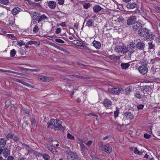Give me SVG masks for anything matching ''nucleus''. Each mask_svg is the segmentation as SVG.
Wrapping results in <instances>:
<instances>
[{
	"mask_svg": "<svg viewBox=\"0 0 160 160\" xmlns=\"http://www.w3.org/2000/svg\"><path fill=\"white\" fill-rule=\"evenodd\" d=\"M21 9L18 7L14 8L12 11V12L13 15H16L20 11Z\"/></svg>",
	"mask_w": 160,
	"mask_h": 160,
	"instance_id": "obj_22",
	"label": "nucleus"
},
{
	"mask_svg": "<svg viewBox=\"0 0 160 160\" xmlns=\"http://www.w3.org/2000/svg\"><path fill=\"white\" fill-rule=\"evenodd\" d=\"M17 45L21 47L22 46L25 45V43L22 41L20 40V41H18L17 42Z\"/></svg>",
	"mask_w": 160,
	"mask_h": 160,
	"instance_id": "obj_42",
	"label": "nucleus"
},
{
	"mask_svg": "<svg viewBox=\"0 0 160 160\" xmlns=\"http://www.w3.org/2000/svg\"><path fill=\"white\" fill-rule=\"evenodd\" d=\"M138 70L139 72L143 75L147 73L148 71L147 67L144 65L140 66L138 68Z\"/></svg>",
	"mask_w": 160,
	"mask_h": 160,
	"instance_id": "obj_8",
	"label": "nucleus"
},
{
	"mask_svg": "<svg viewBox=\"0 0 160 160\" xmlns=\"http://www.w3.org/2000/svg\"><path fill=\"white\" fill-rule=\"evenodd\" d=\"M10 56L11 57H13L15 56L16 54V51L15 50L13 49L10 51Z\"/></svg>",
	"mask_w": 160,
	"mask_h": 160,
	"instance_id": "obj_39",
	"label": "nucleus"
},
{
	"mask_svg": "<svg viewBox=\"0 0 160 160\" xmlns=\"http://www.w3.org/2000/svg\"><path fill=\"white\" fill-rule=\"evenodd\" d=\"M62 123V122L60 120H56L55 125L54 126V130L56 131L58 130L57 128H58L61 126Z\"/></svg>",
	"mask_w": 160,
	"mask_h": 160,
	"instance_id": "obj_20",
	"label": "nucleus"
},
{
	"mask_svg": "<svg viewBox=\"0 0 160 160\" xmlns=\"http://www.w3.org/2000/svg\"><path fill=\"white\" fill-rule=\"evenodd\" d=\"M151 135L148 134L147 133H145L144 135V138L147 139L151 137Z\"/></svg>",
	"mask_w": 160,
	"mask_h": 160,
	"instance_id": "obj_50",
	"label": "nucleus"
},
{
	"mask_svg": "<svg viewBox=\"0 0 160 160\" xmlns=\"http://www.w3.org/2000/svg\"><path fill=\"white\" fill-rule=\"evenodd\" d=\"M114 50L118 52H121L126 53L128 50L127 48L124 46L116 45Z\"/></svg>",
	"mask_w": 160,
	"mask_h": 160,
	"instance_id": "obj_3",
	"label": "nucleus"
},
{
	"mask_svg": "<svg viewBox=\"0 0 160 160\" xmlns=\"http://www.w3.org/2000/svg\"><path fill=\"white\" fill-rule=\"evenodd\" d=\"M135 43L133 44V43H131L130 45V46L129 47L130 48H132V49H135V46H134Z\"/></svg>",
	"mask_w": 160,
	"mask_h": 160,
	"instance_id": "obj_63",
	"label": "nucleus"
},
{
	"mask_svg": "<svg viewBox=\"0 0 160 160\" xmlns=\"http://www.w3.org/2000/svg\"><path fill=\"white\" fill-rule=\"evenodd\" d=\"M83 6L84 8L87 9L91 6V4L89 3H84L83 4Z\"/></svg>",
	"mask_w": 160,
	"mask_h": 160,
	"instance_id": "obj_32",
	"label": "nucleus"
},
{
	"mask_svg": "<svg viewBox=\"0 0 160 160\" xmlns=\"http://www.w3.org/2000/svg\"><path fill=\"white\" fill-rule=\"evenodd\" d=\"M148 49H149L154 50L155 49V47L154 44H152V42H149L148 43Z\"/></svg>",
	"mask_w": 160,
	"mask_h": 160,
	"instance_id": "obj_27",
	"label": "nucleus"
},
{
	"mask_svg": "<svg viewBox=\"0 0 160 160\" xmlns=\"http://www.w3.org/2000/svg\"><path fill=\"white\" fill-rule=\"evenodd\" d=\"M93 46L97 49H99L101 47V44L100 42L94 40L92 42Z\"/></svg>",
	"mask_w": 160,
	"mask_h": 160,
	"instance_id": "obj_17",
	"label": "nucleus"
},
{
	"mask_svg": "<svg viewBox=\"0 0 160 160\" xmlns=\"http://www.w3.org/2000/svg\"><path fill=\"white\" fill-rule=\"evenodd\" d=\"M38 78L41 81L45 82H49L52 80V77H46L43 75L39 76Z\"/></svg>",
	"mask_w": 160,
	"mask_h": 160,
	"instance_id": "obj_7",
	"label": "nucleus"
},
{
	"mask_svg": "<svg viewBox=\"0 0 160 160\" xmlns=\"http://www.w3.org/2000/svg\"><path fill=\"white\" fill-rule=\"evenodd\" d=\"M155 37V35L152 33L150 34H149L148 36V37L147 38H146V40L148 41V40H152Z\"/></svg>",
	"mask_w": 160,
	"mask_h": 160,
	"instance_id": "obj_26",
	"label": "nucleus"
},
{
	"mask_svg": "<svg viewBox=\"0 0 160 160\" xmlns=\"http://www.w3.org/2000/svg\"><path fill=\"white\" fill-rule=\"evenodd\" d=\"M42 157L45 160H50V157L47 153H44L42 155Z\"/></svg>",
	"mask_w": 160,
	"mask_h": 160,
	"instance_id": "obj_35",
	"label": "nucleus"
},
{
	"mask_svg": "<svg viewBox=\"0 0 160 160\" xmlns=\"http://www.w3.org/2000/svg\"><path fill=\"white\" fill-rule=\"evenodd\" d=\"M150 88V87L148 86H145L144 87V89L143 90V92H147V91L149 89V88Z\"/></svg>",
	"mask_w": 160,
	"mask_h": 160,
	"instance_id": "obj_53",
	"label": "nucleus"
},
{
	"mask_svg": "<svg viewBox=\"0 0 160 160\" xmlns=\"http://www.w3.org/2000/svg\"><path fill=\"white\" fill-rule=\"evenodd\" d=\"M53 140V138L52 137H49L46 139V141L48 142H52Z\"/></svg>",
	"mask_w": 160,
	"mask_h": 160,
	"instance_id": "obj_52",
	"label": "nucleus"
},
{
	"mask_svg": "<svg viewBox=\"0 0 160 160\" xmlns=\"http://www.w3.org/2000/svg\"><path fill=\"white\" fill-rule=\"evenodd\" d=\"M109 58L112 60H119L120 59V56H116L114 55H112L108 56Z\"/></svg>",
	"mask_w": 160,
	"mask_h": 160,
	"instance_id": "obj_23",
	"label": "nucleus"
},
{
	"mask_svg": "<svg viewBox=\"0 0 160 160\" xmlns=\"http://www.w3.org/2000/svg\"><path fill=\"white\" fill-rule=\"evenodd\" d=\"M23 85H25L28 87H32L31 85L27 82H26L24 81H23Z\"/></svg>",
	"mask_w": 160,
	"mask_h": 160,
	"instance_id": "obj_51",
	"label": "nucleus"
},
{
	"mask_svg": "<svg viewBox=\"0 0 160 160\" xmlns=\"http://www.w3.org/2000/svg\"><path fill=\"white\" fill-rule=\"evenodd\" d=\"M6 142L4 138H0V147H4L6 145Z\"/></svg>",
	"mask_w": 160,
	"mask_h": 160,
	"instance_id": "obj_25",
	"label": "nucleus"
},
{
	"mask_svg": "<svg viewBox=\"0 0 160 160\" xmlns=\"http://www.w3.org/2000/svg\"><path fill=\"white\" fill-rule=\"evenodd\" d=\"M56 3L54 1H50L49 2L48 6L51 9H54L56 6Z\"/></svg>",
	"mask_w": 160,
	"mask_h": 160,
	"instance_id": "obj_21",
	"label": "nucleus"
},
{
	"mask_svg": "<svg viewBox=\"0 0 160 160\" xmlns=\"http://www.w3.org/2000/svg\"><path fill=\"white\" fill-rule=\"evenodd\" d=\"M102 9L98 5H95L93 7V11L95 12H98Z\"/></svg>",
	"mask_w": 160,
	"mask_h": 160,
	"instance_id": "obj_19",
	"label": "nucleus"
},
{
	"mask_svg": "<svg viewBox=\"0 0 160 160\" xmlns=\"http://www.w3.org/2000/svg\"><path fill=\"white\" fill-rule=\"evenodd\" d=\"M103 103L105 107H108L112 105V102L111 101L106 99L103 101Z\"/></svg>",
	"mask_w": 160,
	"mask_h": 160,
	"instance_id": "obj_18",
	"label": "nucleus"
},
{
	"mask_svg": "<svg viewBox=\"0 0 160 160\" xmlns=\"http://www.w3.org/2000/svg\"><path fill=\"white\" fill-rule=\"evenodd\" d=\"M136 17L135 16H131L128 17L127 21V24L128 26H130L131 25H133V23L135 22L136 20Z\"/></svg>",
	"mask_w": 160,
	"mask_h": 160,
	"instance_id": "obj_6",
	"label": "nucleus"
},
{
	"mask_svg": "<svg viewBox=\"0 0 160 160\" xmlns=\"http://www.w3.org/2000/svg\"><path fill=\"white\" fill-rule=\"evenodd\" d=\"M10 150L7 147L2 149V154L5 158H7L10 154Z\"/></svg>",
	"mask_w": 160,
	"mask_h": 160,
	"instance_id": "obj_12",
	"label": "nucleus"
},
{
	"mask_svg": "<svg viewBox=\"0 0 160 160\" xmlns=\"http://www.w3.org/2000/svg\"><path fill=\"white\" fill-rule=\"evenodd\" d=\"M77 45L78 46H79L82 47H84L83 45V44L82 42H77Z\"/></svg>",
	"mask_w": 160,
	"mask_h": 160,
	"instance_id": "obj_58",
	"label": "nucleus"
},
{
	"mask_svg": "<svg viewBox=\"0 0 160 160\" xmlns=\"http://www.w3.org/2000/svg\"><path fill=\"white\" fill-rule=\"evenodd\" d=\"M81 151L83 155L86 156L88 154V150L87 148L82 143L81 145Z\"/></svg>",
	"mask_w": 160,
	"mask_h": 160,
	"instance_id": "obj_10",
	"label": "nucleus"
},
{
	"mask_svg": "<svg viewBox=\"0 0 160 160\" xmlns=\"http://www.w3.org/2000/svg\"><path fill=\"white\" fill-rule=\"evenodd\" d=\"M145 46V44L143 42L140 41L138 42L136 45L137 50H143Z\"/></svg>",
	"mask_w": 160,
	"mask_h": 160,
	"instance_id": "obj_9",
	"label": "nucleus"
},
{
	"mask_svg": "<svg viewBox=\"0 0 160 160\" xmlns=\"http://www.w3.org/2000/svg\"><path fill=\"white\" fill-rule=\"evenodd\" d=\"M119 114V110L118 109H117L116 111L114 112V118H116L117 117H118Z\"/></svg>",
	"mask_w": 160,
	"mask_h": 160,
	"instance_id": "obj_45",
	"label": "nucleus"
},
{
	"mask_svg": "<svg viewBox=\"0 0 160 160\" xmlns=\"http://www.w3.org/2000/svg\"><path fill=\"white\" fill-rule=\"evenodd\" d=\"M117 21L121 24L125 22L124 18L121 16H119V18H117Z\"/></svg>",
	"mask_w": 160,
	"mask_h": 160,
	"instance_id": "obj_29",
	"label": "nucleus"
},
{
	"mask_svg": "<svg viewBox=\"0 0 160 160\" xmlns=\"http://www.w3.org/2000/svg\"><path fill=\"white\" fill-rule=\"evenodd\" d=\"M28 127V123L27 122H24L22 125V127L23 129H25Z\"/></svg>",
	"mask_w": 160,
	"mask_h": 160,
	"instance_id": "obj_43",
	"label": "nucleus"
},
{
	"mask_svg": "<svg viewBox=\"0 0 160 160\" xmlns=\"http://www.w3.org/2000/svg\"><path fill=\"white\" fill-rule=\"evenodd\" d=\"M121 66L122 68L123 69H126L128 68L130 66V64L128 63H122L121 64Z\"/></svg>",
	"mask_w": 160,
	"mask_h": 160,
	"instance_id": "obj_28",
	"label": "nucleus"
},
{
	"mask_svg": "<svg viewBox=\"0 0 160 160\" xmlns=\"http://www.w3.org/2000/svg\"><path fill=\"white\" fill-rule=\"evenodd\" d=\"M133 152L136 154H138L139 155H141L142 154V152H140L137 149V148H135L133 150Z\"/></svg>",
	"mask_w": 160,
	"mask_h": 160,
	"instance_id": "obj_38",
	"label": "nucleus"
},
{
	"mask_svg": "<svg viewBox=\"0 0 160 160\" xmlns=\"http://www.w3.org/2000/svg\"><path fill=\"white\" fill-rule=\"evenodd\" d=\"M143 27V24L141 22L135 21L132 25V29L134 31L138 32Z\"/></svg>",
	"mask_w": 160,
	"mask_h": 160,
	"instance_id": "obj_4",
	"label": "nucleus"
},
{
	"mask_svg": "<svg viewBox=\"0 0 160 160\" xmlns=\"http://www.w3.org/2000/svg\"><path fill=\"white\" fill-rule=\"evenodd\" d=\"M102 150L107 153H110L112 151V148L111 146L102 145Z\"/></svg>",
	"mask_w": 160,
	"mask_h": 160,
	"instance_id": "obj_16",
	"label": "nucleus"
},
{
	"mask_svg": "<svg viewBox=\"0 0 160 160\" xmlns=\"http://www.w3.org/2000/svg\"><path fill=\"white\" fill-rule=\"evenodd\" d=\"M14 136V134L11 133H8L7 136V138L9 140V139H12Z\"/></svg>",
	"mask_w": 160,
	"mask_h": 160,
	"instance_id": "obj_40",
	"label": "nucleus"
},
{
	"mask_svg": "<svg viewBox=\"0 0 160 160\" xmlns=\"http://www.w3.org/2000/svg\"><path fill=\"white\" fill-rule=\"evenodd\" d=\"M23 110L26 114H28L30 112L29 110L27 108H23Z\"/></svg>",
	"mask_w": 160,
	"mask_h": 160,
	"instance_id": "obj_46",
	"label": "nucleus"
},
{
	"mask_svg": "<svg viewBox=\"0 0 160 160\" xmlns=\"http://www.w3.org/2000/svg\"><path fill=\"white\" fill-rule=\"evenodd\" d=\"M32 18L33 19L34 21L33 22H35L36 23H39L47 18L44 14L41 15L38 12H34L33 13Z\"/></svg>",
	"mask_w": 160,
	"mask_h": 160,
	"instance_id": "obj_1",
	"label": "nucleus"
},
{
	"mask_svg": "<svg viewBox=\"0 0 160 160\" xmlns=\"http://www.w3.org/2000/svg\"><path fill=\"white\" fill-rule=\"evenodd\" d=\"M11 101L10 99L7 100L5 102V105L4 107L5 108H7L11 103Z\"/></svg>",
	"mask_w": 160,
	"mask_h": 160,
	"instance_id": "obj_30",
	"label": "nucleus"
},
{
	"mask_svg": "<svg viewBox=\"0 0 160 160\" xmlns=\"http://www.w3.org/2000/svg\"><path fill=\"white\" fill-rule=\"evenodd\" d=\"M121 90V89L119 88H108V91L109 92L112 94H115L117 93Z\"/></svg>",
	"mask_w": 160,
	"mask_h": 160,
	"instance_id": "obj_13",
	"label": "nucleus"
},
{
	"mask_svg": "<svg viewBox=\"0 0 160 160\" xmlns=\"http://www.w3.org/2000/svg\"><path fill=\"white\" fill-rule=\"evenodd\" d=\"M35 41H31L27 42V44L28 45H32L33 44H34Z\"/></svg>",
	"mask_w": 160,
	"mask_h": 160,
	"instance_id": "obj_64",
	"label": "nucleus"
},
{
	"mask_svg": "<svg viewBox=\"0 0 160 160\" xmlns=\"http://www.w3.org/2000/svg\"><path fill=\"white\" fill-rule=\"evenodd\" d=\"M144 106L142 104H140L137 106V108L138 110L142 109H143Z\"/></svg>",
	"mask_w": 160,
	"mask_h": 160,
	"instance_id": "obj_56",
	"label": "nucleus"
},
{
	"mask_svg": "<svg viewBox=\"0 0 160 160\" xmlns=\"http://www.w3.org/2000/svg\"><path fill=\"white\" fill-rule=\"evenodd\" d=\"M124 118H125L127 119L132 120L133 118V115L130 112H125L124 113Z\"/></svg>",
	"mask_w": 160,
	"mask_h": 160,
	"instance_id": "obj_11",
	"label": "nucleus"
},
{
	"mask_svg": "<svg viewBox=\"0 0 160 160\" xmlns=\"http://www.w3.org/2000/svg\"><path fill=\"white\" fill-rule=\"evenodd\" d=\"M91 157L92 160H100L99 158L95 155H92Z\"/></svg>",
	"mask_w": 160,
	"mask_h": 160,
	"instance_id": "obj_55",
	"label": "nucleus"
},
{
	"mask_svg": "<svg viewBox=\"0 0 160 160\" xmlns=\"http://www.w3.org/2000/svg\"><path fill=\"white\" fill-rule=\"evenodd\" d=\"M0 3L2 4L7 5L9 3V0H0Z\"/></svg>",
	"mask_w": 160,
	"mask_h": 160,
	"instance_id": "obj_31",
	"label": "nucleus"
},
{
	"mask_svg": "<svg viewBox=\"0 0 160 160\" xmlns=\"http://www.w3.org/2000/svg\"><path fill=\"white\" fill-rule=\"evenodd\" d=\"M55 41L56 42H58V43H60L63 44V43H64V42L63 40H62L61 39H58V38L56 39H55Z\"/></svg>",
	"mask_w": 160,
	"mask_h": 160,
	"instance_id": "obj_48",
	"label": "nucleus"
},
{
	"mask_svg": "<svg viewBox=\"0 0 160 160\" xmlns=\"http://www.w3.org/2000/svg\"><path fill=\"white\" fill-rule=\"evenodd\" d=\"M15 81L17 82H19L22 84H23V81L18 79H15Z\"/></svg>",
	"mask_w": 160,
	"mask_h": 160,
	"instance_id": "obj_59",
	"label": "nucleus"
},
{
	"mask_svg": "<svg viewBox=\"0 0 160 160\" xmlns=\"http://www.w3.org/2000/svg\"><path fill=\"white\" fill-rule=\"evenodd\" d=\"M64 0H58V3L59 5H62L64 3Z\"/></svg>",
	"mask_w": 160,
	"mask_h": 160,
	"instance_id": "obj_57",
	"label": "nucleus"
},
{
	"mask_svg": "<svg viewBox=\"0 0 160 160\" xmlns=\"http://www.w3.org/2000/svg\"><path fill=\"white\" fill-rule=\"evenodd\" d=\"M137 4L135 2H130L127 5V7L129 9H133L136 7Z\"/></svg>",
	"mask_w": 160,
	"mask_h": 160,
	"instance_id": "obj_14",
	"label": "nucleus"
},
{
	"mask_svg": "<svg viewBox=\"0 0 160 160\" xmlns=\"http://www.w3.org/2000/svg\"><path fill=\"white\" fill-rule=\"evenodd\" d=\"M131 89L130 87H127L125 89V92L127 95L129 94L131 92Z\"/></svg>",
	"mask_w": 160,
	"mask_h": 160,
	"instance_id": "obj_41",
	"label": "nucleus"
},
{
	"mask_svg": "<svg viewBox=\"0 0 160 160\" xmlns=\"http://www.w3.org/2000/svg\"><path fill=\"white\" fill-rule=\"evenodd\" d=\"M159 58H155L151 59L150 60L151 63L154 64L156 62H157Z\"/></svg>",
	"mask_w": 160,
	"mask_h": 160,
	"instance_id": "obj_37",
	"label": "nucleus"
},
{
	"mask_svg": "<svg viewBox=\"0 0 160 160\" xmlns=\"http://www.w3.org/2000/svg\"><path fill=\"white\" fill-rule=\"evenodd\" d=\"M67 158L69 159H72V160H77L78 156L76 153L70 152L67 153Z\"/></svg>",
	"mask_w": 160,
	"mask_h": 160,
	"instance_id": "obj_5",
	"label": "nucleus"
},
{
	"mask_svg": "<svg viewBox=\"0 0 160 160\" xmlns=\"http://www.w3.org/2000/svg\"><path fill=\"white\" fill-rule=\"evenodd\" d=\"M149 33V30L143 26L138 32V34L141 37H147Z\"/></svg>",
	"mask_w": 160,
	"mask_h": 160,
	"instance_id": "obj_2",
	"label": "nucleus"
},
{
	"mask_svg": "<svg viewBox=\"0 0 160 160\" xmlns=\"http://www.w3.org/2000/svg\"><path fill=\"white\" fill-rule=\"evenodd\" d=\"M128 50L127 52H128V55H130L131 54L133 53L134 52V49H132V48L129 47V48H127Z\"/></svg>",
	"mask_w": 160,
	"mask_h": 160,
	"instance_id": "obj_34",
	"label": "nucleus"
},
{
	"mask_svg": "<svg viewBox=\"0 0 160 160\" xmlns=\"http://www.w3.org/2000/svg\"><path fill=\"white\" fill-rule=\"evenodd\" d=\"M135 97L138 99H141V96L140 94V93L139 92H136L135 95Z\"/></svg>",
	"mask_w": 160,
	"mask_h": 160,
	"instance_id": "obj_44",
	"label": "nucleus"
},
{
	"mask_svg": "<svg viewBox=\"0 0 160 160\" xmlns=\"http://www.w3.org/2000/svg\"><path fill=\"white\" fill-rule=\"evenodd\" d=\"M79 78H80L82 79H90L91 78L90 77H87L86 75L85 76H80Z\"/></svg>",
	"mask_w": 160,
	"mask_h": 160,
	"instance_id": "obj_49",
	"label": "nucleus"
},
{
	"mask_svg": "<svg viewBox=\"0 0 160 160\" xmlns=\"http://www.w3.org/2000/svg\"><path fill=\"white\" fill-rule=\"evenodd\" d=\"M44 145L51 152H52L53 149V147L52 146H50V145H48L47 143L44 144Z\"/></svg>",
	"mask_w": 160,
	"mask_h": 160,
	"instance_id": "obj_33",
	"label": "nucleus"
},
{
	"mask_svg": "<svg viewBox=\"0 0 160 160\" xmlns=\"http://www.w3.org/2000/svg\"><path fill=\"white\" fill-rule=\"evenodd\" d=\"M61 28H58L55 31V33L56 34H59L61 32Z\"/></svg>",
	"mask_w": 160,
	"mask_h": 160,
	"instance_id": "obj_61",
	"label": "nucleus"
},
{
	"mask_svg": "<svg viewBox=\"0 0 160 160\" xmlns=\"http://www.w3.org/2000/svg\"><path fill=\"white\" fill-rule=\"evenodd\" d=\"M67 137L68 138L71 139L73 140L74 139V137L73 136L71 135L70 133H68L67 134Z\"/></svg>",
	"mask_w": 160,
	"mask_h": 160,
	"instance_id": "obj_47",
	"label": "nucleus"
},
{
	"mask_svg": "<svg viewBox=\"0 0 160 160\" xmlns=\"http://www.w3.org/2000/svg\"><path fill=\"white\" fill-rule=\"evenodd\" d=\"M14 158L13 156H9L6 160H14Z\"/></svg>",
	"mask_w": 160,
	"mask_h": 160,
	"instance_id": "obj_60",
	"label": "nucleus"
},
{
	"mask_svg": "<svg viewBox=\"0 0 160 160\" xmlns=\"http://www.w3.org/2000/svg\"><path fill=\"white\" fill-rule=\"evenodd\" d=\"M9 23L8 24V25L10 26H12V25H13L15 23L13 21V20H9Z\"/></svg>",
	"mask_w": 160,
	"mask_h": 160,
	"instance_id": "obj_54",
	"label": "nucleus"
},
{
	"mask_svg": "<svg viewBox=\"0 0 160 160\" xmlns=\"http://www.w3.org/2000/svg\"><path fill=\"white\" fill-rule=\"evenodd\" d=\"M39 30V28L38 25L37 24L35 25V27L33 28V31L35 33L38 32Z\"/></svg>",
	"mask_w": 160,
	"mask_h": 160,
	"instance_id": "obj_36",
	"label": "nucleus"
},
{
	"mask_svg": "<svg viewBox=\"0 0 160 160\" xmlns=\"http://www.w3.org/2000/svg\"><path fill=\"white\" fill-rule=\"evenodd\" d=\"M94 20L92 19H89L87 21L86 25L89 27H91L93 24Z\"/></svg>",
	"mask_w": 160,
	"mask_h": 160,
	"instance_id": "obj_24",
	"label": "nucleus"
},
{
	"mask_svg": "<svg viewBox=\"0 0 160 160\" xmlns=\"http://www.w3.org/2000/svg\"><path fill=\"white\" fill-rule=\"evenodd\" d=\"M56 121L55 119L53 118L51 119L50 122L48 125L47 128H51L52 129L53 128V127H54Z\"/></svg>",
	"mask_w": 160,
	"mask_h": 160,
	"instance_id": "obj_15",
	"label": "nucleus"
},
{
	"mask_svg": "<svg viewBox=\"0 0 160 160\" xmlns=\"http://www.w3.org/2000/svg\"><path fill=\"white\" fill-rule=\"evenodd\" d=\"M12 73L17 74V75H21V76H22L23 75V74L22 73H19V72H15L13 71H12Z\"/></svg>",
	"mask_w": 160,
	"mask_h": 160,
	"instance_id": "obj_62",
	"label": "nucleus"
}]
</instances>
